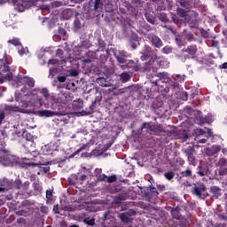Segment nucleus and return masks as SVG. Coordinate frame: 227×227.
<instances>
[{
    "instance_id": "nucleus-23",
    "label": "nucleus",
    "mask_w": 227,
    "mask_h": 227,
    "mask_svg": "<svg viewBox=\"0 0 227 227\" xmlns=\"http://www.w3.org/2000/svg\"><path fill=\"white\" fill-rule=\"evenodd\" d=\"M217 168H227V159L226 158H220L216 162Z\"/></svg>"
},
{
    "instance_id": "nucleus-12",
    "label": "nucleus",
    "mask_w": 227,
    "mask_h": 227,
    "mask_svg": "<svg viewBox=\"0 0 227 227\" xmlns=\"http://www.w3.org/2000/svg\"><path fill=\"white\" fill-rule=\"evenodd\" d=\"M20 81H23L29 88H35V79L27 76H24L23 78L19 76L16 78V82H20Z\"/></svg>"
},
{
    "instance_id": "nucleus-41",
    "label": "nucleus",
    "mask_w": 227,
    "mask_h": 227,
    "mask_svg": "<svg viewBox=\"0 0 227 227\" xmlns=\"http://www.w3.org/2000/svg\"><path fill=\"white\" fill-rule=\"evenodd\" d=\"M14 189H22V181L20 179L14 181Z\"/></svg>"
},
{
    "instance_id": "nucleus-40",
    "label": "nucleus",
    "mask_w": 227,
    "mask_h": 227,
    "mask_svg": "<svg viewBox=\"0 0 227 227\" xmlns=\"http://www.w3.org/2000/svg\"><path fill=\"white\" fill-rule=\"evenodd\" d=\"M42 95L44 97L45 100H47L49 98V90H47V88H43L41 90Z\"/></svg>"
},
{
    "instance_id": "nucleus-4",
    "label": "nucleus",
    "mask_w": 227,
    "mask_h": 227,
    "mask_svg": "<svg viewBox=\"0 0 227 227\" xmlns=\"http://www.w3.org/2000/svg\"><path fill=\"white\" fill-rule=\"evenodd\" d=\"M19 162V159L15 155L7 154L0 157V164L5 167H13Z\"/></svg>"
},
{
    "instance_id": "nucleus-10",
    "label": "nucleus",
    "mask_w": 227,
    "mask_h": 227,
    "mask_svg": "<svg viewBox=\"0 0 227 227\" xmlns=\"http://www.w3.org/2000/svg\"><path fill=\"white\" fill-rule=\"evenodd\" d=\"M157 77H159V81H161V82H164L165 84H172L175 86V82H173V80H171L168 73H159Z\"/></svg>"
},
{
    "instance_id": "nucleus-50",
    "label": "nucleus",
    "mask_w": 227,
    "mask_h": 227,
    "mask_svg": "<svg viewBox=\"0 0 227 227\" xmlns=\"http://www.w3.org/2000/svg\"><path fill=\"white\" fill-rule=\"evenodd\" d=\"M98 45L99 49H105L106 42H104V40H102V39H98Z\"/></svg>"
},
{
    "instance_id": "nucleus-46",
    "label": "nucleus",
    "mask_w": 227,
    "mask_h": 227,
    "mask_svg": "<svg viewBox=\"0 0 227 227\" xmlns=\"http://www.w3.org/2000/svg\"><path fill=\"white\" fill-rule=\"evenodd\" d=\"M177 3L183 8H187V6H189V3H187V1H185V0H178Z\"/></svg>"
},
{
    "instance_id": "nucleus-53",
    "label": "nucleus",
    "mask_w": 227,
    "mask_h": 227,
    "mask_svg": "<svg viewBox=\"0 0 227 227\" xmlns=\"http://www.w3.org/2000/svg\"><path fill=\"white\" fill-rule=\"evenodd\" d=\"M219 191H221V190L217 186L211 187V192H213V194H219Z\"/></svg>"
},
{
    "instance_id": "nucleus-47",
    "label": "nucleus",
    "mask_w": 227,
    "mask_h": 227,
    "mask_svg": "<svg viewBox=\"0 0 227 227\" xmlns=\"http://www.w3.org/2000/svg\"><path fill=\"white\" fill-rule=\"evenodd\" d=\"M62 210H64L65 212H74V210H75V207H73L72 206L68 205V206H65Z\"/></svg>"
},
{
    "instance_id": "nucleus-57",
    "label": "nucleus",
    "mask_w": 227,
    "mask_h": 227,
    "mask_svg": "<svg viewBox=\"0 0 227 227\" xmlns=\"http://www.w3.org/2000/svg\"><path fill=\"white\" fill-rule=\"evenodd\" d=\"M196 134H198V136H205V134H207V132L205 130H203L202 129H197Z\"/></svg>"
},
{
    "instance_id": "nucleus-24",
    "label": "nucleus",
    "mask_w": 227,
    "mask_h": 227,
    "mask_svg": "<svg viewBox=\"0 0 227 227\" xmlns=\"http://www.w3.org/2000/svg\"><path fill=\"white\" fill-rule=\"evenodd\" d=\"M120 78L122 82H129V81H130V74L127 72H123L121 74Z\"/></svg>"
},
{
    "instance_id": "nucleus-15",
    "label": "nucleus",
    "mask_w": 227,
    "mask_h": 227,
    "mask_svg": "<svg viewBox=\"0 0 227 227\" xmlns=\"http://www.w3.org/2000/svg\"><path fill=\"white\" fill-rule=\"evenodd\" d=\"M129 200L128 193H121L114 198V205H121L122 201Z\"/></svg>"
},
{
    "instance_id": "nucleus-56",
    "label": "nucleus",
    "mask_w": 227,
    "mask_h": 227,
    "mask_svg": "<svg viewBox=\"0 0 227 227\" xmlns=\"http://www.w3.org/2000/svg\"><path fill=\"white\" fill-rule=\"evenodd\" d=\"M117 56H121L122 58H127V51L121 50V51H119L118 53H117Z\"/></svg>"
},
{
    "instance_id": "nucleus-5",
    "label": "nucleus",
    "mask_w": 227,
    "mask_h": 227,
    "mask_svg": "<svg viewBox=\"0 0 227 227\" xmlns=\"http://www.w3.org/2000/svg\"><path fill=\"white\" fill-rule=\"evenodd\" d=\"M12 58L5 53L4 58L0 59V71L10 72V65H12Z\"/></svg>"
},
{
    "instance_id": "nucleus-59",
    "label": "nucleus",
    "mask_w": 227,
    "mask_h": 227,
    "mask_svg": "<svg viewBox=\"0 0 227 227\" xmlns=\"http://www.w3.org/2000/svg\"><path fill=\"white\" fill-rule=\"evenodd\" d=\"M22 189L24 191H27V189H29V181H26L23 184H22Z\"/></svg>"
},
{
    "instance_id": "nucleus-16",
    "label": "nucleus",
    "mask_w": 227,
    "mask_h": 227,
    "mask_svg": "<svg viewBox=\"0 0 227 227\" xmlns=\"http://www.w3.org/2000/svg\"><path fill=\"white\" fill-rule=\"evenodd\" d=\"M23 147L27 150V152H35L36 144L35 143V140L27 141L23 144Z\"/></svg>"
},
{
    "instance_id": "nucleus-27",
    "label": "nucleus",
    "mask_w": 227,
    "mask_h": 227,
    "mask_svg": "<svg viewBox=\"0 0 227 227\" xmlns=\"http://www.w3.org/2000/svg\"><path fill=\"white\" fill-rule=\"evenodd\" d=\"M22 136H23V138L26 140V142L35 141V137H33V135H31V133L23 132Z\"/></svg>"
},
{
    "instance_id": "nucleus-3",
    "label": "nucleus",
    "mask_w": 227,
    "mask_h": 227,
    "mask_svg": "<svg viewBox=\"0 0 227 227\" xmlns=\"http://www.w3.org/2000/svg\"><path fill=\"white\" fill-rule=\"evenodd\" d=\"M147 129L150 132H153V134H160L165 132L164 128L161 124L159 123H153V122H144L141 126V129Z\"/></svg>"
},
{
    "instance_id": "nucleus-18",
    "label": "nucleus",
    "mask_w": 227,
    "mask_h": 227,
    "mask_svg": "<svg viewBox=\"0 0 227 227\" xmlns=\"http://www.w3.org/2000/svg\"><path fill=\"white\" fill-rule=\"evenodd\" d=\"M54 192L53 189H49L46 191V203L49 205V203H53L54 202Z\"/></svg>"
},
{
    "instance_id": "nucleus-64",
    "label": "nucleus",
    "mask_w": 227,
    "mask_h": 227,
    "mask_svg": "<svg viewBox=\"0 0 227 227\" xmlns=\"http://www.w3.org/2000/svg\"><path fill=\"white\" fill-rule=\"evenodd\" d=\"M87 205H88V202H83V203H82V204L78 207V209H79V210H82L83 208H86Z\"/></svg>"
},
{
    "instance_id": "nucleus-62",
    "label": "nucleus",
    "mask_w": 227,
    "mask_h": 227,
    "mask_svg": "<svg viewBox=\"0 0 227 227\" xmlns=\"http://www.w3.org/2000/svg\"><path fill=\"white\" fill-rule=\"evenodd\" d=\"M58 81L59 82H65L67 81V76H65V75L58 76Z\"/></svg>"
},
{
    "instance_id": "nucleus-31",
    "label": "nucleus",
    "mask_w": 227,
    "mask_h": 227,
    "mask_svg": "<svg viewBox=\"0 0 227 227\" xmlns=\"http://www.w3.org/2000/svg\"><path fill=\"white\" fill-rule=\"evenodd\" d=\"M34 191H36L37 192H42L43 191V188L40 185V183L35 182L33 183Z\"/></svg>"
},
{
    "instance_id": "nucleus-60",
    "label": "nucleus",
    "mask_w": 227,
    "mask_h": 227,
    "mask_svg": "<svg viewBox=\"0 0 227 227\" xmlns=\"http://www.w3.org/2000/svg\"><path fill=\"white\" fill-rule=\"evenodd\" d=\"M3 120H4V111L0 110V125L3 124Z\"/></svg>"
},
{
    "instance_id": "nucleus-51",
    "label": "nucleus",
    "mask_w": 227,
    "mask_h": 227,
    "mask_svg": "<svg viewBox=\"0 0 227 227\" xmlns=\"http://www.w3.org/2000/svg\"><path fill=\"white\" fill-rule=\"evenodd\" d=\"M4 79H5V81H13V74L8 73L7 74H5Z\"/></svg>"
},
{
    "instance_id": "nucleus-36",
    "label": "nucleus",
    "mask_w": 227,
    "mask_h": 227,
    "mask_svg": "<svg viewBox=\"0 0 227 227\" xmlns=\"http://www.w3.org/2000/svg\"><path fill=\"white\" fill-rule=\"evenodd\" d=\"M114 57L115 59H117L118 63H126V59H125V57H121L120 55H118V53H114Z\"/></svg>"
},
{
    "instance_id": "nucleus-1",
    "label": "nucleus",
    "mask_w": 227,
    "mask_h": 227,
    "mask_svg": "<svg viewBox=\"0 0 227 227\" xmlns=\"http://www.w3.org/2000/svg\"><path fill=\"white\" fill-rule=\"evenodd\" d=\"M181 61H187V59H196L198 54V45L190 44L182 50Z\"/></svg>"
},
{
    "instance_id": "nucleus-8",
    "label": "nucleus",
    "mask_w": 227,
    "mask_h": 227,
    "mask_svg": "<svg viewBox=\"0 0 227 227\" xmlns=\"http://www.w3.org/2000/svg\"><path fill=\"white\" fill-rule=\"evenodd\" d=\"M184 153L188 159V163L190 166H196V164H198L196 161V156H194V149L189 147L184 151Z\"/></svg>"
},
{
    "instance_id": "nucleus-39",
    "label": "nucleus",
    "mask_w": 227,
    "mask_h": 227,
    "mask_svg": "<svg viewBox=\"0 0 227 227\" xmlns=\"http://www.w3.org/2000/svg\"><path fill=\"white\" fill-rule=\"evenodd\" d=\"M220 176H224L227 174V167H222L218 170Z\"/></svg>"
},
{
    "instance_id": "nucleus-19",
    "label": "nucleus",
    "mask_w": 227,
    "mask_h": 227,
    "mask_svg": "<svg viewBox=\"0 0 227 227\" xmlns=\"http://www.w3.org/2000/svg\"><path fill=\"white\" fill-rule=\"evenodd\" d=\"M5 111H12L13 113H24V109L17 106H5Z\"/></svg>"
},
{
    "instance_id": "nucleus-49",
    "label": "nucleus",
    "mask_w": 227,
    "mask_h": 227,
    "mask_svg": "<svg viewBox=\"0 0 227 227\" xmlns=\"http://www.w3.org/2000/svg\"><path fill=\"white\" fill-rule=\"evenodd\" d=\"M40 212L42 214H49V207L47 206H41Z\"/></svg>"
},
{
    "instance_id": "nucleus-6",
    "label": "nucleus",
    "mask_w": 227,
    "mask_h": 227,
    "mask_svg": "<svg viewBox=\"0 0 227 227\" xmlns=\"http://www.w3.org/2000/svg\"><path fill=\"white\" fill-rule=\"evenodd\" d=\"M72 100H74V97L68 92L60 91V93L58 94L57 102L59 104H68V102H72Z\"/></svg>"
},
{
    "instance_id": "nucleus-22",
    "label": "nucleus",
    "mask_w": 227,
    "mask_h": 227,
    "mask_svg": "<svg viewBox=\"0 0 227 227\" xmlns=\"http://www.w3.org/2000/svg\"><path fill=\"white\" fill-rule=\"evenodd\" d=\"M180 175H181L180 178H182V176L184 178H191L192 176V170L191 168H187L184 171H181Z\"/></svg>"
},
{
    "instance_id": "nucleus-32",
    "label": "nucleus",
    "mask_w": 227,
    "mask_h": 227,
    "mask_svg": "<svg viewBox=\"0 0 227 227\" xmlns=\"http://www.w3.org/2000/svg\"><path fill=\"white\" fill-rule=\"evenodd\" d=\"M164 176L167 180H173V178H175V172L173 171L165 172Z\"/></svg>"
},
{
    "instance_id": "nucleus-52",
    "label": "nucleus",
    "mask_w": 227,
    "mask_h": 227,
    "mask_svg": "<svg viewBox=\"0 0 227 227\" xmlns=\"http://www.w3.org/2000/svg\"><path fill=\"white\" fill-rule=\"evenodd\" d=\"M141 68H142L141 66L135 62V65L133 66L132 70H133V72H139V70H141Z\"/></svg>"
},
{
    "instance_id": "nucleus-54",
    "label": "nucleus",
    "mask_w": 227,
    "mask_h": 227,
    "mask_svg": "<svg viewBox=\"0 0 227 227\" xmlns=\"http://www.w3.org/2000/svg\"><path fill=\"white\" fill-rule=\"evenodd\" d=\"M59 33L62 36H67V29H65L64 27H59Z\"/></svg>"
},
{
    "instance_id": "nucleus-38",
    "label": "nucleus",
    "mask_w": 227,
    "mask_h": 227,
    "mask_svg": "<svg viewBox=\"0 0 227 227\" xmlns=\"http://www.w3.org/2000/svg\"><path fill=\"white\" fill-rule=\"evenodd\" d=\"M96 178L97 182H106V180H107V176H106V174H100Z\"/></svg>"
},
{
    "instance_id": "nucleus-48",
    "label": "nucleus",
    "mask_w": 227,
    "mask_h": 227,
    "mask_svg": "<svg viewBox=\"0 0 227 227\" xmlns=\"http://www.w3.org/2000/svg\"><path fill=\"white\" fill-rule=\"evenodd\" d=\"M150 189L153 196H154V198H157V196H159V192H157V188H155L154 186H151Z\"/></svg>"
},
{
    "instance_id": "nucleus-63",
    "label": "nucleus",
    "mask_w": 227,
    "mask_h": 227,
    "mask_svg": "<svg viewBox=\"0 0 227 227\" xmlns=\"http://www.w3.org/2000/svg\"><path fill=\"white\" fill-rule=\"evenodd\" d=\"M171 19H172L174 24H178V17H176V15L172 14Z\"/></svg>"
},
{
    "instance_id": "nucleus-13",
    "label": "nucleus",
    "mask_w": 227,
    "mask_h": 227,
    "mask_svg": "<svg viewBox=\"0 0 227 227\" xmlns=\"http://www.w3.org/2000/svg\"><path fill=\"white\" fill-rule=\"evenodd\" d=\"M38 114L43 116L44 118H52V116H61L59 112H52L51 110H41Z\"/></svg>"
},
{
    "instance_id": "nucleus-45",
    "label": "nucleus",
    "mask_w": 227,
    "mask_h": 227,
    "mask_svg": "<svg viewBox=\"0 0 227 227\" xmlns=\"http://www.w3.org/2000/svg\"><path fill=\"white\" fill-rule=\"evenodd\" d=\"M173 49H171L170 46H165L163 49H162V52L164 54H171Z\"/></svg>"
},
{
    "instance_id": "nucleus-35",
    "label": "nucleus",
    "mask_w": 227,
    "mask_h": 227,
    "mask_svg": "<svg viewBox=\"0 0 227 227\" xmlns=\"http://www.w3.org/2000/svg\"><path fill=\"white\" fill-rule=\"evenodd\" d=\"M83 223H85V224H88L89 226H94L95 219H90L89 217H86L83 219Z\"/></svg>"
},
{
    "instance_id": "nucleus-25",
    "label": "nucleus",
    "mask_w": 227,
    "mask_h": 227,
    "mask_svg": "<svg viewBox=\"0 0 227 227\" xmlns=\"http://www.w3.org/2000/svg\"><path fill=\"white\" fill-rule=\"evenodd\" d=\"M184 38L185 40H187V42H196V37H194V34L188 32L184 35Z\"/></svg>"
},
{
    "instance_id": "nucleus-43",
    "label": "nucleus",
    "mask_w": 227,
    "mask_h": 227,
    "mask_svg": "<svg viewBox=\"0 0 227 227\" xmlns=\"http://www.w3.org/2000/svg\"><path fill=\"white\" fill-rule=\"evenodd\" d=\"M116 180H117L116 176H110L108 177L106 176V182L108 184H114V182H116Z\"/></svg>"
},
{
    "instance_id": "nucleus-42",
    "label": "nucleus",
    "mask_w": 227,
    "mask_h": 227,
    "mask_svg": "<svg viewBox=\"0 0 227 227\" xmlns=\"http://www.w3.org/2000/svg\"><path fill=\"white\" fill-rule=\"evenodd\" d=\"M63 54H64L63 50H61V49H58V50H57V51H56V56H58L59 58H60V59H62V61L67 62V60H65V59H63Z\"/></svg>"
},
{
    "instance_id": "nucleus-14",
    "label": "nucleus",
    "mask_w": 227,
    "mask_h": 227,
    "mask_svg": "<svg viewBox=\"0 0 227 227\" xmlns=\"http://www.w3.org/2000/svg\"><path fill=\"white\" fill-rule=\"evenodd\" d=\"M25 164V166H27L28 168H36V166H38L41 169V171H43V173H49V171H51V167H41V166H45V164L39 162V163H23Z\"/></svg>"
},
{
    "instance_id": "nucleus-2",
    "label": "nucleus",
    "mask_w": 227,
    "mask_h": 227,
    "mask_svg": "<svg viewBox=\"0 0 227 227\" xmlns=\"http://www.w3.org/2000/svg\"><path fill=\"white\" fill-rule=\"evenodd\" d=\"M192 194L194 196H197V198H200V200H205L206 198H208V192H207V186L202 183L198 184H194Z\"/></svg>"
},
{
    "instance_id": "nucleus-11",
    "label": "nucleus",
    "mask_w": 227,
    "mask_h": 227,
    "mask_svg": "<svg viewBox=\"0 0 227 227\" xmlns=\"http://www.w3.org/2000/svg\"><path fill=\"white\" fill-rule=\"evenodd\" d=\"M94 59H97V52L89 51L85 53L82 63H92Z\"/></svg>"
},
{
    "instance_id": "nucleus-17",
    "label": "nucleus",
    "mask_w": 227,
    "mask_h": 227,
    "mask_svg": "<svg viewBox=\"0 0 227 227\" xmlns=\"http://www.w3.org/2000/svg\"><path fill=\"white\" fill-rule=\"evenodd\" d=\"M171 215L173 219H177L178 221H182V219H184V216L180 214V207L172 208Z\"/></svg>"
},
{
    "instance_id": "nucleus-7",
    "label": "nucleus",
    "mask_w": 227,
    "mask_h": 227,
    "mask_svg": "<svg viewBox=\"0 0 227 227\" xmlns=\"http://www.w3.org/2000/svg\"><path fill=\"white\" fill-rule=\"evenodd\" d=\"M147 39L149 40V42H151V43H152V45H153V47H156V49H160V47H162V45H164L160 37H159L158 35H156L153 33L148 34Z\"/></svg>"
},
{
    "instance_id": "nucleus-33",
    "label": "nucleus",
    "mask_w": 227,
    "mask_h": 227,
    "mask_svg": "<svg viewBox=\"0 0 227 227\" xmlns=\"http://www.w3.org/2000/svg\"><path fill=\"white\" fill-rule=\"evenodd\" d=\"M104 6V2L102 0H95V4H94V10H99V8H102Z\"/></svg>"
},
{
    "instance_id": "nucleus-21",
    "label": "nucleus",
    "mask_w": 227,
    "mask_h": 227,
    "mask_svg": "<svg viewBox=\"0 0 227 227\" xmlns=\"http://www.w3.org/2000/svg\"><path fill=\"white\" fill-rule=\"evenodd\" d=\"M83 104H84V102L81 98L74 100L73 108L74 109H81V108H82Z\"/></svg>"
},
{
    "instance_id": "nucleus-34",
    "label": "nucleus",
    "mask_w": 227,
    "mask_h": 227,
    "mask_svg": "<svg viewBox=\"0 0 227 227\" xmlns=\"http://www.w3.org/2000/svg\"><path fill=\"white\" fill-rule=\"evenodd\" d=\"M159 20L161 21V22H168L169 20L168 19V14L164 13V12H161L160 15H159Z\"/></svg>"
},
{
    "instance_id": "nucleus-30",
    "label": "nucleus",
    "mask_w": 227,
    "mask_h": 227,
    "mask_svg": "<svg viewBox=\"0 0 227 227\" xmlns=\"http://www.w3.org/2000/svg\"><path fill=\"white\" fill-rule=\"evenodd\" d=\"M145 19L150 24H155V18L150 13H145Z\"/></svg>"
},
{
    "instance_id": "nucleus-58",
    "label": "nucleus",
    "mask_w": 227,
    "mask_h": 227,
    "mask_svg": "<svg viewBox=\"0 0 227 227\" xmlns=\"http://www.w3.org/2000/svg\"><path fill=\"white\" fill-rule=\"evenodd\" d=\"M135 61L134 60H129L127 64V67L128 68H131V70L134 68V65H135Z\"/></svg>"
},
{
    "instance_id": "nucleus-55",
    "label": "nucleus",
    "mask_w": 227,
    "mask_h": 227,
    "mask_svg": "<svg viewBox=\"0 0 227 227\" xmlns=\"http://www.w3.org/2000/svg\"><path fill=\"white\" fill-rule=\"evenodd\" d=\"M0 137H1L2 139H5V137H8V134L6 133V130L2 129V130L0 131Z\"/></svg>"
},
{
    "instance_id": "nucleus-44",
    "label": "nucleus",
    "mask_w": 227,
    "mask_h": 227,
    "mask_svg": "<svg viewBox=\"0 0 227 227\" xmlns=\"http://www.w3.org/2000/svg\"><path fill=\"white\" fill-rule=\"evenodd\" d=\"M74 24L76 29H81V27H82V24L81 23V20H79V19H75Z\"/></svg>"
},
{
    "instance_id": "nucleus-26",
    "label": "nucleus",
    "mask_w": 227,
    "mask_h": 227,
    "mask_svg": "<svg viewBox=\"0 0 227 227\" xmlns=\"http://www.w3.org/2000/svg\"><path fill=\"white\" fill-rule=\"evenodd\" d=\"M176 12H177V15L179 17H181V19H184V18L187 17V11H185V10L180 8V7H178L176 9Z\"/></svg>"
},
{
    "instance_id": "nucleus-37",
    "label": "nucleus",
    "mask_w": 227,
    "mask_h": 227,
    "mask_svg": "<svg viewBox=\"0 0 227 227\" xmlns=\"http://www.w3.org/2000/svg\"><path fill=\"white\" fill-rule=\"evenodd\" d=\"M200 35L202 36V38H210V34L208 33V31L203 29V28H200Z\"/></svg>"
},
{
    "instance_id": "nucleus-9",
    "label": "nucleus",
    "mask_w": 227,
    "mask_h": 227,
    "mask_svg": "<svg viewBox=\"0 0 227 227\" xmlns=\"http://www.w3.org/2000/svg\"><path fill=\"white\" fill-rule=\"evenodd\" d=\"M155 65V59H150L148 62L145 64V66L141 68V72H144L145 74H150V72H155V67H153Z\"/></svg>"
},
{
    "instance_id": "nucleus-28",
    "label": "nucleus",
    "mask_w": 227,
    "mask_h": 227,
    "mask_svg": "<svg viewBox=\"0 0 227 227\" xmlns=\"http://www.w3.org/2000/svg\"><path fill=\"white\" fill-rule=\"evenodd\" d=\"M211 148L213 150V153H208L209 157L215 155V153H219V151L221 150V145H213Z\"/></svg>"
},
{
    "instance_id": "nucleus-61",
    "label": "nucleus",
    "mask_w": 227,
    "mask_h": 227,
    "mask_svg": "<svg viewBox=\"0 0 227 227\" xmlns=\"http://www.w3.org/2000/svg\"><path fill=\"white\" fill-rule=\"evenodd\" d=\"M94 173H95V176L97 178V176L102 175V168H96Z\"/></svg>"
},
{
    "instance_id": "nucleus-20",
    "label": "nucleus",
    "mask_w": 227,
    "mask_h": 227,
    "mask_svg": "<svg viewBox=\"0 0 227 227\" xmlns=\"http://www.w3.org/2000/svg\"><path fill=\"white\" fill-rule=\"evenodd\" d=\"M176 45L182 49V47L185 46V41L184 40V36L177 35L175 38Z\"/></svg>"
},
{
    "instance_id": "nucleus-29",
    "label": "nucleus",
    "mask_w": 227,
    "mask_h": 227,
    "mask_svg": "<svg viewBox=\"0 0 227 227\" xmlns=\"http://www.w3.org/2000/svg\"><path fill=\"white\" fill-rule=\"evenodd\" d=\"M8 43H12V45H15V47H19V45H22L19 38H12V40L8 41Z\"/></svg>"
}]
</instances>
